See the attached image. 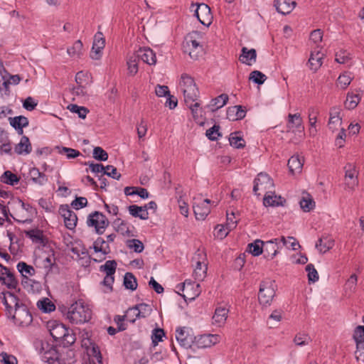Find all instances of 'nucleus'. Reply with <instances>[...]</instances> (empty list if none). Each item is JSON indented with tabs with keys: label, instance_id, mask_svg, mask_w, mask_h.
Instances as JSON below:
<instances>
[{
	"label": "nucleus",
	"instance_id": "obj_1",
	"mask_svg": "<svg viewBox=\"0 0 364 364\" xmlns=\"http://www.w3.org/2000/svg\"><path fill=\"white\" fill-rule=\"evenodd\" d=\"M63 315L70 323L74 324H82L90 321L92 318V310L87 305L76 301L70 306H59Z\"/></svg>",
	"mask_w": 364,
	"mask_h": 364
},
{
	"label": "nucleus",
	"instance_id": "obj_2",
	"mask_svg": "<svg viewBox=\"0 0 364 364\" xmlns=\"http://www.w3.org/2000/svg\"><path fill=\"white\" fill-rule=\"evenodd\" d=\"M180 86L183 93L184 101L191 110L193 117H196L197 109L200 107V103H193L199 97V90L193 78L188 74H182Z\"/></svg>",
	"mask_w": 364,
	"mask_h": 364
},
{
	"label": "nucleus",
	"instance_id": "obj_3",
	"mask_svg": "<svg viewBox=\"0 0 364 364\" xmlns=\"http://www.w3.org/2000/svg\"><path fill=\"white\" fill-rule=\"evenodd\" d=\"M34 346L42 361L48 364H60L59 353L53 345L38 340L35 341Z\"/></svg>",
	"mask_w": 364,
	"mask_h": 364
},
{
	"label": "nucleus",
	"instance_id": "obj_4",
	"mask_svg": "<svg viewBox=\"0 0 364 364\" xmlns=\"http://www.w3.org/2000/svg\"><path fill=\"white\" fill-rule=\"evenodd\" d=\"M277 286L274 280L266 279L261 282L258 292V301L262 307L272 304L275 296Z\"/></svg>",
	"mask_w": 364,
	"mask_h": 364
},
{
	"label": "nucleus",
	"instance_id": "obj_5",
	"mask_svg": "<svg viewBox=\"0 0 364 364\" xmlns=\"http://www.w3.org/2000/svg\"><path fill=\"white\" fill-rule=\"evenodd\" d=\"M200 285L196 282L186 280L183 283L177 285L176 288L183 293L181 296L186 301H193L200 294Z\"/></svg>",
	"mask_w": 364,
	"mask_h": 364
},
{
	"label": "nucleus",
	"instance_id": "obj_6",
	"mask_svg": "<svg viewBox=\"0 0 364 364\" xmlns=\"http://www.w3.org/2000/svg\"><path fill=\"white\" fill-rule=\"evenodd\" d=\"M87 224L90 227H95L96 232L98 235H102L109 225V221L105 215L98 211H95L89 215Z\"/></svg>",
	"mask_w": 364,
	"mask_h": 364
},
{
	"label": "nucleus",
	"instance_id": "obj_7",
	"mask_svg": "<svg viewBox=\"0 0 364 364\" xmlns=\"http://www.w3.org/2000/svg\"><path fill=\"white\" fill-rule=\"evenodd\" d=\"M274 187V183L270 176L265 173H259L254 181L253 192L257 196H260L262 191L271 192Z\"/></svg>",
	"mask_w": 364,
	"mask_h": 364
},
{
	"label": "nucleus",
	"instance_id": "obj_8",
	"mask_svg": "<svg viewBox=\"0 0 364 364\" xmlns=\"http://www.w3.org/2000/svg\"><path fill=\"white\" fill-rule=\"evenodd\" d=\"M14 323L19 326H27L31 323L33 317L26 305L21 304V306L14 309V314H11Z\"/></svg>",
	"mask_w": 364,
	"mask_h": 364
},
{
	"label": "nucleus",
	"instance_id": "obj_9",
	"mask_svg": "<svg viewBox=\"0 0 364 364\" xmlns=\"http://www.w3.org/2000/svg\"><path fill=\"white\" fill-rule=\"evenodd\" d=\"M183 53H188L191 58L197 60L203 53V46L191 36L185 38L182 45Z\"/></svg>",
	"mask_w": 364,
	"mask_h": 364
},
{
	"label": "nucleus",
	"instance_id": "obj_10",
	"mask_svg": "<svg viewBox=\"0 0 364 364\" xmlns=\"http://www.w3.org/2000/svg\"><path fill=\"white\" fill-rule=\"evenodd\" d=\"M219 336L217 334H204L195 336L193 338V348H210L218 342Z\"/></svg>",
	"mask_w": 364,
	"mask_h": 364
},
{
	"label": "nucleus",
	"instance_id": "obj_11",
	"mask_svg": "<svg viewBox=\"0 0 364 364\" xmlns=\"http://www.w3.org/2000/svg\"><path fill=\"white\" fill-rule=\"evenodd\" d=\"M210 200L204 199L200 200L198 203L196 201V198H194L193 203V209L196 220H203L210 213Z\"/></svg>",
	"mask_w": 364,
	"mask_h": 364
},
{
	"label": "nucleus",
	"instance_id": "obj_12",
	"mask_svg": "<svg viewBox=\"0 0 364 364\" xmlns=\"http://www.w3.org/2000/svg\"><path fill=\"white\" fill-rule=\"evenodd\" d=\"M58 212L64 219L65 226L69 230L75 229L77 222V217L76 214L70 209L68 205H60Z\"/></svg>",
	"mask_w": 364,
	"mask_h": 364
},
{
	"label": "nucleus",
	"instance_id": "obj_13",
	"mask_svg": "<svg viewBox=\"0 0 364 364\" xmlns=\"http://www.w3.org/2000/svg\"><path fill=\"white\" fill-rule=\"evenodd\" d=\"M194 15L203 25L209 26L211 23L212 14L210 7L205 4H198L194 11Z\"/></svg>",
	"mask_w": 364,
	"mask_h": 364
},
{
	"label": "nucleus",
	"instance_id": "obj_14",
	"mask_svg": "<svg viewBox=\"0 0 364 364\" xmlns=\"http://www.w3.org/2000/svg\"><path fill=\"white\" fill-rule=\"evenodd\" d=\"M48 327L49 328L50 336L56 341H60L65 333H67L68 329L65 325L57 321L48 322Z\"/></svg>",
	"mask_w": 364,
	"mask_h": 364
},
{
	"label": "nucleus",
	"instance_id": "obj_15",
	"mask_svg": "<svg viewBox=\"0 0 364 364\" xmlns=\"http://www.w3.org/2000/svg\"><path fill=\"white\" fill-rule=\"evenodd\" d=\"M139 60H142L144 63L149 65H155L156 63V53L149 47L139 48L138 50L134 53Z\"/></svg>",
	"mask_w": 364,
	"mask_h": 364
},
{
	"label": "nucleus",
	"instance_id": "obj_16",
	"mask_svg": "<svg viewBox=\"0 0 364 364\" xmlns=\"http://www.w3.org/2000/svg\"><path fill=\"white\" fill-rule=\"evenodd\" d=\"M344 168L346 184L349 188L353 189L358 184V172L351 164H348Z\"/></svg>",
	"mask_w": 364,
	"mask_h": 364
},
{
	"label": "nucleus",
	"instance_id": "obj_17",
	"mask_svg": "<svg viewBox=\"0 0 364 364\" xmlns=\"http://www.w3.org/2000/svg\"><path fill=\"white\" fill-rule=\"evenodd\" d=\"M279 238L264 242L263 252L267 259H272L278 253Z\"/></svg>",
	"mask_w": 364,
	"mask_h": 364
},
{
	"label": "nucleus",
	"instance_id": "obj_18",
	"mask_svg": "<svg viewBox=\"0 0 364 364\" xmlns=\"http://www.w3.org/2000/svg\"><path fill=\"white\" fill-rule=\"evenodd\" d=\"M303 121L299 113L289 114L287 127L288 131L292 130L298 132H303L304 127Z\"/></svg>",
	"mask_w": 364,
	"mask_h": 364
},
{
	"label": "nucleus",
	"instance_id": "obj_19",
	"mask_svg": "<svg viewBox=\"0 0 364 364\" xmlns=\"http://www.w3.org/2000/svg\"><path fill=\"white\" fill-rule=\"evenodd\" d=\"M89 345L87 343L84 345L86 346L87 351L92 361L94 364H102V357L99 346L90 339L87 340Z\"/></svg>",
	"mask_w": 364,
	"mask_h": 364
},
{
	"label": "nucleus",
	"instance_id": "obj_20",
	"mask_svg": "<svg viewBox=\"0 0 364 364\" xmlns=\"http://www.w3.org/2000/svg\"><path fill=\"white\" fill-rule=\"evenodd\" d=\"M296 3L294 0H274V6L277 12L287 15L295 8Z\"/></svg>",
	"mask_w": 364,
	"mask_h": 364
},
{
	"label": "nucleus",
	"instance_id": "obj_21",
	"mask_svg": "<svg viewBox=\"0 0 364 364\" xmlns=\"http://www.w3.org/2000/svg\"><path fill=\"white\" fill-rule=\"evenodd\" d=\"M257 52L254 48L248 49L247 47H242L239 60L247 65H252L256 62Z\"/></svg>",
	"mask_w": 364,
	"mask_h": 364
},
{
	"label": "nucleus",
	"instance_id": "obj_22",
	"mask_svg": "<svg viewBox=\"0 0 364 364\" xmlns=\"http://www.w3.org/2000/svg\"><path fill=\"white\" fill-rule=\"evenodd\" d=\"M246 116V109L241 105L229 107L227 109V118L230 121L242 119Z\"/></svg>",
	"mask_w": 364,
	"mask_h": 364
},
{
	"label": "nucleus",
	"instance_id": "obj_23",
	"mask_svg": "<svg viewBox=\"0 0 364 364\" xmlns=\"http://www.w3.org/2000/svg\"><path fill=\"white\" fill-rule=\"evenodd\" d=\"M176 338L179 344L186 348H192L193 336L186 333L185 328H178L176 331Z\"/></svg>",
	"mask_w": 364,
	"mask_h": 364
},
{
	"label": "nucleus",
	"instance_id": "obj_24",
	"mask_svg": "<svg viewBox=\"0 0 364 364\" xmlns=\"http://www.w3.org/2000/svg\"><path fill=\"white\" fill-rule=\"evenodd\" d=\"M323 54L319 50H314L311 53L307 65L311 70L316 73L323 63Z\"/></svg>",
	"mask_w": 364,
	"mask_h": 364
},
{
	"label": "nucleus",
	"instance_id": "obj_25",
	"mask_svg": "<svg viewBox=\"0 0 364 364\" xmlns=\"http://www.w3.org/2000/svg\"><path fill=\"white\" fill-rule=\"evenodd\" d=\"M31 180L35 184L44 186L48 181V177L43 172H41L38 168L33 167L29 171Z\"/></svg>",
	"mask_w": 364,
	"mask_h": 364
},
{
	"label": "nucleus",
	"instance_id": "obj_26",
	"mask_svg": "<svg viewBox=\"0 0 364 364\" xmlns=\"http://www.w3.org/2000/svg\"><path fill=\"white\" fill-rule=\"evenodd\" d=\"M228 312L229 310L225 307H217L212 318L213 323L217 326L223 325L227 320Z\"/></svg>",
	"mask_w": 364,
	"mask_h": 364
},
{
	"label": "nucleus",
	"instance_id": "obj_27",
	"mask_svg": "<svg viewBox=\"0 0 364 364\" xmlns=\"http://www.w3.org/2000/svg\"><path fill=\"white\" fill-rule=\"evenodd\" d=\"M24 234L27 237L31 239L33 243L45 244V237L43 230L38 228L24 230Z\"/></svg>",
	"mask_w": 364,
	"mask_h": 364
},
{
	"label": "nucleus",
	"instance_id": "obj_28",
	"mask_svg": "<svg viewBox=\"0 0 364 364\" xmlns=\"http://www.w3.org/2000/svg\"><path fill=\"white\" fill-rule=\"evenodd\" d=\"M287 165L291 173H300L304 165V159L299 155H294L289 159Z\"/></svg>",
	"mask_w": 364,
	"mask_h": 364
},
{
	"label": "nucleus",
	"instance_id": "obj_29",
	"mask_svg": "<svg viewBox=\"0 0 364 364\" xmlns=\"http://www.w3.org/2000/svg\"><path fill=\"white\" fill-rule=\"evenodd\" d=\"M32 146L28 136H23L21 141L15 146V152L18 154H28L31 152Z\"/></svg>",
	"mask_w": 364,
	"mask_h": 364
},
{
	"label": "nucleus",
	"instance_id": "obj_30",
	"mask_svg": "<svg viewBox=\"0 0 364 364\" xmlns=\"http://www.w3.org/2000/svg\"><path fill=\"white\" fill-rule=\"evenodd\" d=\"M334 245V241L327 236H322L316 243V249L321 253H326Z\"/></svg>",
	"mask_w": 364,
	"mask_h": 364
},
{
	"label": "nucleus",
	"instance_id": "obj_31",
	"mask_svg": "<svg viewBox=\"0 0 364 364\" xmlns=\"http://www.w3.org/2000/svg\"><path fill=\"white\" fill-rule=\"evenodd\" d=\"M92 248L95 252H101L105 255L110 252L109 244L101 237H97L94 242Z\"/></svg>",
	"mask_w": 364,
	"mask_h": 364
},
{
	"label": "nucleus",
	"instance_id": "obj_32",
	"mask_svg": "<svg viewBox=\"0 0 364 364\" xmlns=\"http://www.w3.org/2000/svg\"><path fill=\"white\" fill-rule=\"evenodd\" d=\"M286 203V200L281 196L265 195L263 199V204L264 206H283Z\"/></svg>",
	"mask_w": 364,
	"mask_h": 364
},
{
	"label": "nucleus",
	"instance_id": "obj_33",
	"mask_svg": "<svg viewBox=\"0 0 364 364\" xmlns=\"http://www.w3.org/2000/svg\"><path fill=\"white\" fill-rule=\"evenodd\" d=\"M10 125L14 129L24 128L28 126L29 121L27 117L20 115L14 117H9Z\"/></svg>",
	"mask_w": 364,
	"mask_h": 364
},
{
	"label": "nucleus",
	"instance_id": "obj_34",
	"mask_svg": "<svg viewBox=\"0 0 364 364\" xmlns=\"http://www.w3.org/2000/svg\"><path fill=\"white\" fill-rule=\"evenodd\" d=\"M361 97L358 94L347 95L346 100L344 102L345 107L348 109H353L357 107Z\"/></svg>",
	"mask_w": 364,
	"mask_h": 364
},
{
	"label": "nucleus",
	"instance_id": "obj_35",
	"mask_svg": "<svg viewBox=\"0 0 364 364\" xmlns=\"http://www.w3.org/2000/svg\"><path fill=\"white\" fill-rule=\"evenodd\" d=\"M264 242L261 240H256L255 242L248 245L249 252L255 257L263 253Z\"/></svg>",
	"mask_w": 364,
	"mask_h": 364
},
{
	"label": "nucleus",
	"instance_id": "obj_36",
	"mask_svg": "<svg viewBox=\"0 0 364 364\" xmlns=\"http://www.w3.org/2000/svg\"><path fill=\"white\" fill-rule=\"evenodd\" d=\"M124 286L126 289L134 291L137 288V282L134 275L131 272H127L124 277Z\"/></svg>",
	"mask_w": 364,
	"mask_h": 364
},
{
	"label": "nucleus",
	"instance_id": "obj_37",
	"mask_svg": "<svg viewBox=\"0 0 364 364\" xmlns=\"http://www.w3.org/2000/svg\"><path fill=\"white\" fill-rule=\"evenodd\" d=\"M1 181L8 185L14 186L19 181V178L10 171H6L1 176Z\"/></svg>",
	"mask_w": 364,
	"mask_h": 364
},
{
	"label": "nucleus",
	"instance_id": "obj_38",
	"mask_svg": "<svg viewBox=\"0 0 364 364\" xmlns=\"http://www.w3.org/2000/svg\"><path fill=\"white\" fill-rule=\"evenodd\" d=\"M117 264L115 260H107L105 264L100 267V271L106 273V275H114L116 272Z\"/></svg>",
	"mask_w": 364,
	"mask_h": 364
},
{
	"label": "nucleus",
	"instance_id": "obj_39",
	"mask_svg": "<svg viewBox=\"0 0 364 364\" xmlns=\"http://www.w3.org/2000/svg\"><path fill=\"white\" fill-rule=\"evenodd\" d=\"M1 282L11 289H16L18 286V280L9 269V272L6 273L4 280H1Z\"/></svg>",
	"mask_w": 364,
	"mask_h": 364
},
{
	"label": "nucleus",
	"instance_id": "obj_40",
	"mask_svg": "<svg viewBox=\"0 0 364 364\" xmlns=\"http://www.w3.org/2000/svg\"><path fill=\"white\" fill-rule=\"evenodd\" d=\"M341 123V118L340 117V112L338 108L333 107L330 112V119L328 121V127L330 129H333L334 124Z\"/></svg>",
	"mask_w": 364,
	"mask_h": 364
},
{
	"label": "nucleus",
	"instance_id": "obj_41",
	"mask_svg": "<svg viewBox=\"0 0 364 364\" xmlns=\"http://www.w3.org/2000/svg\"><path fill=\"white\" fill-rule=\"evenodd\" d=\"M137 56L132 53L127 60L128 71L131 75H134L138 72V62Z\"/></svg>",
	"mask_w": 364,
	"mask_h": 364
},
{
	"label": "nucleus",
	"instance_id": "obj_42",
	"mask_svg": "<svg viewBox=\"0 0 364 364\" xmlns=\"http://www.w3.org/2000/svg\"><path fill=\"white\" fill-rule=\"evenodd\" d=\"M82 47L83 45L81 41L77 40L74 43L73 46L68 48L67 52L68 55L73 58H79L81 55Z\"/></svg>",
	"mask_w": 364,
	"mask_h": 364
},
{
	"label": "nucleus",
	"instance_id": "obj_43",
	"mask_svg": "<svg viewBox=\"0 0 364 364\" xmlns=\"http://www.w3.org/2000/svg\"><path fill=\"white\" fill-rule=\"evenodd\" d=\"M207 269V265L205 264H203L201 262L198 261L193 272L196 279L203 280L206 275Z\"/></svg>",
	"mask_w": 364,
	"mask_h": 364
},
{
	"label": "nucleus",
	"instance_id": "obj_44",
	"mask_svg": "<svg viewBox=\"0 0 364 364\" xmlns=\"http://www.w3.org/2000/svg\"><path fill=\"white\" fill-rule=\"evenodd\" d=\"M17 269L22 276H33L36 273L35 269L31 266L28 265L24 262H20L17 264Z\"/></svg>",
	"mask_w": 364,
	"mask_h": 364
},
{
	"label": "nucleus",
	"instance_id": "obj_45",
	"mask_svg": "<svg viewBox=\"0 0 364 364\" xmlns=\"http://www.w3.org/2000/svg\"><path fill=\"white\" fill-rule=\"evenodd\" d=\"M55 149L58 150V153L60 154H65L67 156V158L70 159H75L79 156L81 155V153L74 149L72 148H68L64 146H56Z\"/></svg>",
	"mask_w": 364,
	"mask_h": 364
},
{
	"label": "nucleus",
	"instance_id": "obj_46",
	"mask_svg": "<svg viewBox=\"0 0 364 364\" xmlns=\"http://www.w3.org/2000/svg\"><path fill=\"white\" fill-rule=\"evenodd\" d=\"M353 337L356 343V346L364 345V326H357L354 330Z\"/></svg>",
	"mask_w": 364,
	"mask_h": 364
},
{
	"label": "nucleus",
	"instance_id": "obj_47",
	"mask_svg": "<svg viewBox=\"0 0 364 364\" xmlns=\"http://www.w3.org/2000/svg\"><path fill=\"white\" fill-rule=\"evenodd\" d=\"M37 306L44 313H50L55 309V306L48 299L39 301Z\"/></svg>",
	"mask_w": 364,
	"mask_h": 364
},
{
	"label": "nucleus",
	"instance_id": "obj_48",
	"mask_svg": "<svg viewBox=\"0 0 364 364\" xmlns=\"http://www.w3.org/2000/svg\"><path fill=\"white\" fill-rule=\"evenodd\" d=\"M293 341L296 346H303L308 345L311 341V339L310 336L305 333H298L295 336Z\"/></svg>",
	"mask_w": 364,
	"mask_h": 364
},
{
	"label": "nucleus",
	"instance_id": "obj_49",
	"mask_svg": "<svg viewBox=\"0 0 364 364\" xmlns=\"http://www.w3.org/2000/svg\"><path fill=\"white\" fill-rule=\"evenodd\" d=\"M228 95L227 94H221L217 97L211 100L210 105L216 107V108L213 109V111L217 110L225 105L228 101Z\"/></svg>",
	"mask_w": 364,
	"mask_h": 364
},
{
	"label": "nucleus",
	"instance_id": "obj_50",
	"mask_svg": "<svg viewBox=\"0 0 364 364\" xmlns=\"http://www.w3.org/2000/svg\"><path fill=\"white\" fill-rule=\"evenodd\" d=\"M352 77L348 73H344L339 75L337 79V86H340L341 89H346L351 82Z\"/></svg>",
	"mask_w": 364,
	"mask_h": 364
},
{
	"label": "nucleus",
	"instance_id": "obj_51",
	"mask_svg": "<svg viewBox=\"0 0 364 364\" xmlns=\"http://www.w3.org/2000/svg\"><path fill=\"white\" fill-rule=\"evenodd\" d=\"M249 80L257 85H262L267 80V76L259 70H254L250 74Z\"/></svg>",
	"mask_w": 364,
	"mask_h": 364
},
{
	"label": "nucleus",
	"instance_id": "obj_52",
	"mask_svg": "<svg viewBox=\"0 0 364 364\" xmlns=\"http://www.w3.org/2000/svg\"><path fill=\"white\" fill-rule=\"evenodd\" d=\"M68 108L71 112L77 114L78 117L81 119H85L87 114L89 112V110L86 107L74 104L70 105Z\"/></svg>",
	"mask_w": 364,
	"mask_h": 364
},
{
	"label": "nucleus",
	"instance_id": "obj_53",
	"mask_svg": "<svg viewBox=\"0 0 364 364\" xmlns=\"http://www.w3.org/2000/svg\"><path fill=\"white\" fill-rule=\"evenodd\" d=\"M76 338L75 333L73 331L68 329L67 333H65V336L60 340V344L63 346V347H68L73 345L75 342Z\"/></svg>",
	"mask_w": 364,
	"mask_h": 364
},
{
	"label": "nucleus",
	"instance_id": "obj_54",
	"mask_svg": "<svg viewBox=\"0 0 364 364\" xmlns=\"http://www.w3.org/2000/svg\"><path fill=\"white\" fill-rule=\"evenodd\" d=\"M165 336V333L162 328H154L151 333L152 345L154 347L156 346L159 342L162 341L163 337Z\"/></svg>",
	"mask_w": 364,
	"mask_h": 364
},
{
	"label": "nucleus",
	"instance_id": "obj_55",
	"mask_svg": "<svg viewBox=\"0 0 364 364\" xmlns=\"http://www.w3.org/2000/svg\"><path fill=\"white\" fill-rule=\"evenodd\" d=\"M92 155L95 159L100 161H105L108 159V154L100 146L94 148Z\"/></svg>",
	"mask_w": 364,
	"mask_h": 364
},
{
	"label": "nucleus",
	"instance_id": "obj_56",
	"mask_svg": "<svg viewBox=\"0 0 364 364\" xmlns=\"http://www.w3.org/2000/svg\"><path fill=\"white\" fill-rule=\"evenodd\" d=\"M135 306L137 309V315L139 316L140 318H146L151 311L150 306L144 303L136 304Z\"/></svg>",
	"mask_w": 364,
	"mask_h": 364
},
{
	"label": "nucleus",
	"instance_id": "obj_57",
	"mask_svg": "<svg viewBox=\"0 0 364 364\" xmlns=\"http://www.w3.org/2000/svg\"><path fill=\"white\" fill-rule=\"evenodd\" d=\"M237 225V220L236 219L235 213L227 212V223L225 224L226 229L231 231L236 228Z\"/></svg>",
	"mask_w": 364,
	"mask_h": 364
},
{
	"label": "nucleus",
	"instance_id": "obj_58",
	"mask_svg": "<svg viewBox=\"0 0 364 364\" xmlns=\"http://www.w3.org/2000/svg\"><path fill=\"white\" fill-rule=\"evenodd\" d=\"M306 271L308 272V279L309 282L314 283L318 280V274L314 264H307L306 267Z\"/></svg>",
	"mask_w": 364,
	"mask_h": 364
},
{
	"label": "nucleus",
	"instance_id": "obj_59",
	"mask_svg": "<svg viewBox=\"0 0 364 364\" xmlns=\"http://www.w3.org/2000/svg\"><path fill=\"white\" fill-rule=\"evenodd\" d=\"M127 246L131 249H134V251L136 253L141 252L144 249V244L139 240L137 239H132L128 240Z\"/></svg>",
	"mask_w": 364,
	"mask_h": 364
},
{
	"label": "nucleus",
	"instance_id": "obj_60",
	"mask_svg": "<svg viewBox=\"0 0 364 364\" xmlns=\"http://www.w3.org/2000/svg\"><path fill=\"white\" fill-rule=\"evenodd\" d=\"M92 46L94 48H97V49H103L105 48V39L103 37V34L102 32L98 31L95 35Z\"/></svg>",
	"mask_w": 364,
	"mask_h": 364
},
{
	"label": "nucleus",
	"instance_id": "obj_61",
	"mask_svg": "<svg viewBox=\"0 0 364 364\" xmlns=\"http://www.w3.org/2000/svg\"><path fill=\"white\" fill-rule=\"evenodd\" d=\"M126 320L130 323H134L140 316L137 315V309L135 306L129 308L125 312Z\"/></svg>",
	"mask_w": 364,
	"mask_h": 364
},
{
	"label": "nucleus",
	"instance_id": "obj_62",
	"mask_svg": "<svg viewBox=\"0 0 364 364\" xmlns=\"http://www.w3.org/2000/svg\"><path fill=\"white\" fill-rule=\"evenodd\" d=\"M220 126L217 124H214L211 128L208 129L206 131V136L210 140V141H216L219 136H220V134L219 132Z\"/></svg>",
	"mask_w": 364,
	"mask_h": 364
},
{
	"label": "nucleus",
	"instance_id": "obj_63",
	"mask_svg": "<svg viewBox=\"0 0 364 364\" xmlns=\"http://www.w3.org/2000/svg\"><path fill=\"white\" fill-rule=\"evenodd\" d=\"M230 144L235 149H242L245 146L244 139L241 136H234L231 134L229 138Z\"/></svg>",
	"mask_w": 364,
	"mask_h": 364
},
{
	"label": "nucleus",
	"instance_id": "obj_64",
	"mask_svg": "<svg viewBox=\"0 0 364 364\" xmlns=\"http://www.w3.org/2000/svg\"><path fill=\"white\" fill-rule=\"evenodd\" d=\"M300 206L304 212H309L315 207V202L311 198H303L300 201Z\"/></svg>",
	"mask_w": 364,
	"mask_h": 364
}]
</instances>
